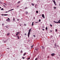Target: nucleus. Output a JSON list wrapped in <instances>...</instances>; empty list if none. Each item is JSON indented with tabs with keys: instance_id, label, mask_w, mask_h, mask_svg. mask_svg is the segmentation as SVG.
I'll list each match as a JSON object with an SVG mask.
<instances>
[{
	"instance_id": "obj_15",
	"label": "nucleus",
	"mask_w": 60,
	"mask_h": 60,
	"mask_svg": "<svg viewBox=\"0 0 60 60\" xmlns=\"http://www.w3.org/2000/svg\"><path fill=\"white\" fill-rule=\"evenodd\" d=\"M14 9H11L10 10V11H13V10H14Z\"/></svg>"
},
{
	"instance_id": "obj_8",
	"label": "nucleus",
	"mask_w": 60,
	"mask_h": 60,
	"mask_svg": "<svg viewBox=\"0 0 60 60\" xmlns=\"http://www.w3.org/2000/svg\"><path fill=\"white\" fill-rule=\"evenodd\" d=\"M35 50H38V48L37 47H36L35 49Z\"/></svg>"
},
{
	"instance_id": "obj_21",
	"label": "nucleus",
	"mask_w": 60,
	"mask_h": 60,
	"mask_svg": "<svg viewBox=\"0 0 60 60\" xmlns=\"http://www.w3.org/2000/svg\"><path fill=\"white\" fill-rule=\"evenodd\" d=\"M20 1H19L17 3L18 4H19V3H20Z\"/></svg>"
},
{
	"instance_id": "obj_18",
	"label": "nucleus",
	"mask_w": 60,
	"mask_h": 60,
	"mask_svg": "<svg viewBox=\"0 0 60 60\" xmlns=\"http://www.w3.org/2000/svg\"><path fill=\"white\" fill-rule=\"evenodd\" d=\"M27 8H27V7H26L25 8V9H27Z\"/></svg>"
},
{
	"instance_id": "obj_37",
	"label": "nucleus",
	"mask_w": 60,
	"mask_h": 60,
	"mask_svg": "<svg viewBox=\"0 0 60 60\" xmlns=\"http://www.w3.org/2000/svg\"><path fill=\"white\" fill-rule=\"evenodd\" d=\"M54 8V9H56V7H55Z\"/></svg>"
},
{
	"instance_id": "obj_48",
	"label": "nucleus",
	"mask_w": 60,
	"mask_h": 60,
	"mask_svg": "<svg viewBox=\"0 0 60 60\" xmlns=\"http://www.w3.org/2000/svg\"><path fill=\"white\" fill-rule=\"evenodd\" d=\"M17 37H18V38H19V36H17Z\"/></svg>"
},
{
	"instance_id": "obj_14",
	"label": "nucleus",
	"mask_w": 60,
	"mask_h": 60,
	"mask_svg": "<svg viewBox=\"0 0 60 60\" xmlns=\"http://www.w3.org/2000/svg\"><path fill=\"white\" fill-rule=\"evenodd\" d=\"M31 5H32V6H34V4H33V3H32L31 4Z\"/></svg>"
},
{
	"instance_id": "obj_58",
	"label": "nucleus",
	"mask_w": 60,
	"mask_h": 60,
	"mask_svg": "<svg viewBox=\"0 0 60 60\" xmlns=\"http://www.w3.org/2000/svg\"><path fill=\"white\" fill-rule=\"evenodd\" d=\"M2 25H4V24H2Z\"/></svg>"
},
{
	"instance_id": "obj_3",
	"label": "nucleus",
	"mask_w": 60,
	"mask_h": 60,
	"mask_svg": "<svg viewBox=\"0 0 60 60\" xmlns=\"http://www.w3.org/2000/svg\"><path fill=\"white\" fill-rule=\"evenodd\" d=\"M52 1L53 2H54V4H55V5H56V3L55 1V0H52Z\"/></svg>"
},
{
	"instance_id": "obj_50",
	"label": "nucleus",
	"mask_w": 60,
	"mask_h": 60,
	"mask_svg": "<svg viewBox=\"0 0 60 60\" xmlns=\"http://www.w3.org/2000/svg\"><path fill=\"white\" fill-rule=\"evenodd\" d=\"M55 46H56V45H55Z\"/></svg>"
},
{
	"instance_id": "obj_54",
	"label": "nucleus",
	"mask_w": 60,
	"mask_h": 60,
	"mask_svg": "<svg viewBox=\"0 0 60 60\" xmlns=\"http://www.w3.org/2000/svg\"><path fill=\"white\" fill-rule=\"evenodd\" d=\"M53 48H55V47H53Z\"/></svg>"
},
{
	"instance_id": "obj_40",
	"label": "nucleus",
	"mask_w": 60,
	"mask_h": 60,
	"mask_svg": "<svg viewBox=\"0 0 60 60\" xmlns=\"http://www.w3.org/2000/svg\"><path fill=\"white\" fill-rule=\"evenodd\" d=\"M50 32H52V30H50Z\"/></svg>"
},
{
	"instance_id": "obj_25",
	"label": "nucleus",
	"mask_w": 60,
	"mask_h": 60,
	"mask_svg": "<svg viewBox=\"0 0 60 60\" xmlns=\"http://www.w3.org/2000/svg\"><path fill=\"white\" fill-rule=\"evenodd\" d=\"M17 20L18 21H19V19H17Z\"/></svg>"
},
{
	"instance_id": "obj_36",
	"label": "nucleus",
	"mask_w": 60,
	"mask_h": 60,
	"mask_svg": "<svg viewBox=\"0 0 60 60\" xmlns=\"http://www.w3.org/2000/svg\"><path fill=\"white\" fill-rule=\"evenodd\" d=\"M33 36H34V37H35V35H33Z\"/></svg>"
},
{
	"instance_id": "obj_52",
	"label": "nucleus",
	"mask_w": 60,
	"mask_h": 60,
	"mask_svg": "<svg viewBox=\"0 0 60 60\" xmlns=\"http://www.w3.org/2000/svg\"><path fill=\"white\" fill-rule=\"evenodd\" d=\"M4 7H5V5H4Z\"/></svg>"
},
{
	"instance_id": "obj_33",
	"label": "nucleus",
	"mask_w": 60,
	"mask_h": 60,
	"mask_svg": "<svg viewBox=\"0 0 60 60\" xmlns=\"http://www.w3.org/2000/svg\"><path fill=\"white\" fill-rule=\"evenodd\" d=\"M19 5H18L17 6V7H19Z\"/></svg>"
},
{
	"instance_id": "obj_34",
	"label": "nucleus",
	"mask_w": 60,
	"mask_h": 60,
	"mask_svg": "<svg viewBox=\"0 0 60 60\" xmlns=\"http://www.w3.org/2000/svg\"><path fill=\"white\" fill-rule=\"evenodd\" d=\"M21 53H22V50L20 52Z\"/></svg>"
},
{
	"instance_id": "obj_55",
	"label": "nucleus",
	"mask_w": 60,
	"mask_h": 60,
	"mask_svg": "<svg viewBox=\"0 0 60 60\" xmlns=\"http://www.w3.org/2000/svg\"><path fill=\"white\" fill-rule=\"evenodd\" d=\"M20 26H21V25L20 24Z\"/></svg>"
},
{
	"instance_id": "obj_30",
	"label": "nucleus",
	"mask_w": 60,
	"mask_h": 60,
	"mask_svg": "<svg viewBox=\"0 0 60 60\" xmlns=\"http://www.w3.org/2000/svg\"><path fill=\"white\" fill-rule=\"evenodd\" d=\"M56 30V31H57V29H56L55 30Z\"/></svg>"
},
{
	"instance_id": "obj_43",
	"label": "nucleus",
	"mask_w": 60,
	"mask_h": 60,
	"mask_svg": "<svg viewBox=\"0 0 60 60\" xmlns=\"http://www.w3.org/2000/svg\"><path fill=\"white\" fill-rule=\"evenodd\" d=\"M37 4H36V5H35V7H36V6H37Z\"/></svg>"
},
{
	"instance_id": "obj_9",
	"label": "nucleus",
	"mask_w": 60,
	"mask_h": 60,
	"mask_svg": "<svg viewBox=\"0 0 60 60\" xmlns=\"http://www.w3.org/2000/svg\"><path fill=\"white\" fill-rule=\"evenodd\" d=\"M41 47H42V49H45L44 47V46H41Z\"/></svg>"
},
{
	"instance_id": "obj_22",
	"label": "nucleus",
	"mask_w": 60,
	"mask_h": 60,
	"mask_svg": "<svg viewBox=\"0 0 60 60\" xmlns=\"http://www.w3.org/2000/svg\"><path fill=\"white\" fill-rule=\"evenodd\" d=\"M6 41H4V42L5 43V42H6Z\"/></svg>"
},
{
	"instance_id": "obj_20",
	"label": "nucleus",
	"mask_w": 60,
	"mask_h": 60,
	"mask_svg": "<svg viewBox=\"0 0 60 60\" xmlns=\"http://www.w3.org/2000/svg\"><path fill=\"white\" fill-rule=\"evenodd\" d=\"M30 57H29V58H27V60H29V59H30Z\"/></svg>"
},
{
	"instance_id": "obj_45",
	"label": "nucleus",
	"mask_w": 60,
	"mask_h": 60,
	"mask_svg": "<svg viewBox=\"0 0 60 60\" xmlns=\"http://www.w3.org/2000/svg\"><path fill=\"white\" fill-rule=\"evenodd\" d=\"M7 12H8V11L6 12H5V13H7Z\"/></svg>"
},
{
	"instance_id": "obj_41",
	"label": "nucleus",
	"mask_w": 60,
	"mask_h": 60,
	"mask_svg": "<svg viewBox=\"0 0 60 60\" xmlns=\"http://www.w3.org/2000/svg\"><path fill=\"white\" fill-rule=\"evenodd\" d=\"M38 23V22H35V23Z\"/></svg>"
},
{
	"instance_id": "obj_23",
	"label": "nucleus",
	"mask_w": 60,
	"mask_h": 60,
	"mask_svg": "<svg viewBox=\"0 0 60 60\" xmlns=\"http://www.w3.org/2000/svg\"><path fill=\"white\" fill-rule=\"evenodd\" d=\"M24 26H26V24H24Z\"/></svg>"
},
{
	"instance_id": "obj_39",
	"label": "nucleus",
	"mask_w": 60,
	"mask_h": 60,
	"mask_svg": "<svg viewBox=\"0 0 60 60\" xmlns=\"http://www.w3.org/2000/svg\"><path fill=\"white\" fill-rule=\"evenodd\" d=\"M31 49H32V48H33V46H31Z\"/></svg>"
},
{
	"instance_id": "obj_17",
	"label": "nucleus",
	"mask_w": 60,
	"mask_h": 60,
	"mask_svg": "<svg viewBox=\"0 0 60 60\" xmlns=\"http://www.w3.org/2000/svg\"><path fill=\"white\" fill-rule=\"evenodd\" d=\"M34 23V22H33L32 23V26H33L34 25V23Z\"/></svg>"
},
{
	"instance_id": "obj_13",
	"label": "nucleus",
	"mask_w": 60,
	"mask_h": 60,
	"mask_svg": "<svg viewBox=\"0 0 60 60\" xmlns=\"http://www.w3.org/2000/svg\"><path fill=\"white\" fill-rule=\"evenodd\" d=\"M45 29H46L47 31L48 30V27H46L45 28Z\"/></svg>"
},
{
	"instance_id": "obj_24",
	"label": "nucleus",
	"mask_w": 60,
	"mask_h": 60,
	"mask_svg": "<svg viewBox=\"0 0 60 60\" xmlns=\"http://www.w3.org/2000/svg\"><path fill=\"white\" fill-rule=\"evenodd\" d=\"M4 4H5V5H6H6H7V4H6L5 3H4Z\"/></svg>"
},
{
	"instance_id": "obj_51",
	"label": "nucleus",
	"mask_w": 60,
	"mask_h": 60,
	"mask_svg": "<svg viewBox=\"0 0 60 60\" xmlns=\"http://www.w3.org/2000/svg\"><path fill=\"white\" fill-rule=\"evenodd\" d=\"M1 8V7H0V9Z\"/></svg>"
},
{
	"instance_id": "obj_53",
	"label": "nucleus",
	"mask_w": 60,
	"mask_h": 60,
	"mask_svg": "<svg viewBox=\"0 0 60 60\" xmlns=\"http://www.w3.org/2000/svg\"><path fill=\"white\" fill-rule=\"evenodd\" d=\"M59 21H60V19H59Z\"/></svg>"
},
{
	"instance_id": "obj_7",
	"label": "nucleus",
	"mask_w": 60,
	"mask_h": 60,
	"mask_svg": "<svg viewBox=\"0 0 60 60\" xmlns=\"http://www.w3.org/2000/svg\"><path fill=\"white\" fill-rule=\"evenodd\" d=\"M13 19L14 22V21H15V19L14 17H13Z\"/></svg>"
},
{
	"instance_id": "obj_28",
	"label": "nucleus",
	"mask_w": 60,
	"mask_h": 60,
	"mask_svg": "<svg viewBox=\"0 0 60 60\" xmlns=\"http://www.w3.org/2000/svg\"><path fill=\"white\" fill-rule=\"evenodd\" d=\"M50 26H51V27L52 26V25L51 24H50Z\"/></svg>"
},
{
	"instance_id": "obj_6",
	"label": "nucleus",
	"mask_w": 60,
	"mask_h": 60,
	"mask_svg": "<svg viewBox=\"0 0 60 60\" xmlns=\"http://www.w3.org/2000/svg\"><path fill=\"white\" fill-rule=\"evenodd\" d=\"M55 55V53H53L51 54V56H54Z\"/></svg>"
},
{
	"instance_id": "obj_46",
	"label": "nucleus",
	"mask_w": 60,
	"mask_h": 60,
	"mask_svg": "<svg viewBox=\"0 0 60 60\" xmlns=\"http://www.w3.org/2000/svg\"><path fill=\"white\" fill-rule=\"evenodd\" d=\"M42 30H43V31H44V29H43Z\"/></svg>"
},
{
	"instance_id": "obj_32",
	"label": "nucleus",
	"mask_w": 60,
	"mask_h": 60,
	"mask_svg": "<svg viewBox=\"0 0 60 60\" xmlns=\"http://www.w3.org/2000/svg\"><path fill=\"white\" fill-rule=\"evenodd\" d=\"M41 21V19H39V22H40V21Z\"/></svg>"
},
{
	"instance_id": "obj_44",
	"label": "nucleus",
	"mask_w": 60,
	"mask_h": 60,
	"mask_svg": "<svg viewBox=\"0 0 60 60\" xmlns=\"http://www.w3.org/2000/svg\"><path fill=\"white\" fill-rule=\"evenodd\" d=\"M6 26V28H7L8 27L7 26Z\"/></svg>"
},
{
	"instance_id": "obj_19",
	"label": "nucleus",
	"mask_w": 60,
	"mask_h": 60,
	"mask_svg": "<svg viewBox=\"0 0 60 60\" xmlns=\"http://www.w3.org/2000/svg\"><path fill=\"white\" fill-rule=\"evenodd\" d=\"M36 12L37 13H38L39 12H38V11H36Z\"/></svg>"
},
{
	"instance_id": "obj_60",
	"label": "nucleus",
	"mask_w": 60,
	"mask_h": 60,
	"mask_svg": "<svg viewBox=\"0 0 60 60\" xmlns=\"http://www.w3.org/2000/svg\"><path fill=\"white\" fill-rule=\"evenodd\" d=\"M18 33H20V32H18Z\"/></svg>"
},
{
	"instance_id": "obj_63",
	"label": "nucleus",
	"mask_w": 60,
	"mask_h": 60,
	"mask_svg": "<svg viewBox=\"0 0 60 60\" xmlns=\"http://www.w3.org/2000/svg\"><path fill=\"white\" fill-rule=\"evenodd\" d=\"M33 45V46H34V45Z\"/></svg>"
},
{
	"instance_id": "obj_2",
	"label": "nucleus",
	"mask_w": 60,
	"mask_h": 60,
	"mask_svg": "<svg viewBox=\"0 0 60 60\" xmlns=\"http://www.w3.org/2000/svg\"><path fill=\"white\" fill-rule=\"evenodd\" d=\"M7 21H8V22H10V19L9 18H8L6 20Z\"/></svg>"
},
{
	"instance_id": "obj_4",
	"label": "nucleus",
	"mask_w": 60,
	"mask_h": 60,
	"mask_svg": "<svg viewBox=\"0 0 60 60\" xmlns=\"http://www.w3.org/2000/svg\"><path fill=\"white\" fill-rule=\"evenodd\" d=\"M54 23H60V21H58V22H56V21H54Z\"/></svg>"
},
{
	"instance_id": "obj_42",
	"label": "nucleus",
	"mask_w": 60,
	"mask_h": 60,
	"mask_svg": "<svg viewBox=\"0 0 60 60\" xmlns=\"http://www.w3.org/2000/svg\"><path fill=\"white\" fill-rule=\"evenodd\" d=\"M25 35H26V33H25Z\"/></svg>"
},
{
	"instance_id": "obj_1",
	"label": "nucleus",
	"mask_w": 60,
	"mask_h": 60,
	"mask_svg": "<svg viewBox=\"0 0 60 60\" xmlns=\"http://www.w3.org/2000/svg\"><path fill=\"white\" fill-rule=\"evenodd\" d=\"M31 30H32V28H31L29 30V32L28 34V37H29V35H30V34H31L30 33L31 32Z\"/></svg>"
},
{
	"instance_id": "obj_11",
	"label": "nucleus",
	"mask_w": 60,
	"mask_h": 60,
	"mask_svg": "<svg viewBox=\"0 0 60 60\" xmlns=\"http://www.w3.org/2000/svg\"><path fill=\"white\" fill-rule=\"evenodd\" d=\"M26 14H28V12L27 11H26Z\"/></svg>"
},
{
	"instance_id": "obj_38",
	"label": "nucleus",
	"mask_w": 60,
	"mask_h": 60,
	"mask_svg": "<svg viewBox=\"0 0 60 60\" xmlns=\"http://www.w3.org/2000/svg\"><path fill=\"white\" fill-rule=\"evenodd\" d=\"M1 15L2 16H4V14H2Z\"/></svg>"
},
{
	"instance_id": "obj_12",
	"label": "nucleus",
	"mask_w": 60,
	"mask_h": 60,
	"mask_svg": "<svg viewBox=\"0 0 60 60\" xmlns=\"http://www.w3.org/2000/svg\"><path fill=\"white\" fill-rule=\"evenodd\" d=\"M8 15L7 14H5L4 15V16H8Z\"/></svg>"
},
{
	"instance_id": "obj_61",
	"label": "nucleus",
	"mask_w": 60,
	"mask_h": 60,
	"mask_svg": "<svg viewBox=\"0 0 60 60\" xmlns=\"http://www.w3.org/2000/svg\"><path fill=\"white\" fill-rule=\"evenodd\" d=\"M35 7V8H36V7Z\"/></svg>"
},
{
	"instance_id": "obj_27",
	"label": "nucleus",
	"mask_w": 60,
	"mask_h": 60,
	"mask_svg": "<svg viewBox=\"0 0 60 60\" xmlns=\"http://www.w3.org/2000/svg\"><path fill=\"white\" fill-rule=\"evenodd\" d=\"M17 34H19V32H17Z\"/></svg>"
},
{
	"instance_id": "obj_56",
	"label": "nucleus",
	"mask_w": 60,
	"mask_h": 60,
	"mask_svg": "<svg viewBox=\"0 0 60 60\" xmlns=\"http://www.w3.org/2000/svg\"><path fill=\"white\" fill-rule=\"evenodd\" d=\"M39 56H38V58H39Z\"/></svg>"
},
{
	"instance_id": "obj_10",
	"label": "nucleus",
	"mask_w": 60,
	"mask_h": 60,
	"mask_svg": "<svg viewBox=\"0 0 60 60\" xmlns=\"http://www.w3.org/2000/svg\"><path fill=\"white\" fill-rule=\"evenodd\" d=\"M26 55V53L25 52L24 53V54H23V56H25V55Z\"/></svg>"
},
{
	"instance_id": "obj_62",
	"label": "nucleus",
	"mask_w": 60,
	"mask_h": 60,
	"mask_svg": "<svg viewBox=\"0 0 60 60\" xmlns=\"http://www.w3.org/2000/svg\"><path fill=\"white\" fill-rule=\"evenodd\" d=\"M22 19V18H21Z\"/></svg>"
},
{
	"instance_id": "obj_26",
	"label": "nucleus",
	"mask_w": 60,
	"mask_h": 60,
	"mask_svg": "<svg viewBox=\"0 0 60 60\" xmlns=\"http://www.w3.org/2000/svg\"><path fill=\"white\" fill-rule=\"evenodd\" d=\"M1 10H3L4 9H3V8H1Z\"/></svg>"
},
{
	"instance_id": "obj_35",
	"label": "nucleus",
	"mask_w": 60,
	"mask_h": 60,
	"mask_svg": "<svg viewBox=\"0 0 60 60\" xmlns=\"http://www.w3.org/2000/svg\"><path fill=\"white\" fill-rule=\"evenodd\" d=\"M22 58H23V59H25V58L23 57H22Z\"/></svg>"
},
{
	"instance_id": "obj_47",
	"label": "nucleus",
	"mask_w": 60,
	"mask_h": 60,
	"mask_svg": "<svg viewBox=\"0 0 60 60\" xmlns=\"http://www.w3.org/2000/svg\"><path fill=\"white\" fill-rule=\"evenodd\" d=\"M10 11V10H9L8 11V12H9V11Z\"/></svg>"
},
{
	"instance_id": "obj_29",
	"label": "nucleus",
	"mask_w": 60,
	"mask_h": 60,
	"mask_svg": "<svg viewBox=\"0 0 60 60\" xmlns=\"http://www.w3.org/2000/svg\"><path fill=\"white\" fill-rule=\"evenodd\" d=\"M37 59H38L37 58H36L35 59V60H37Z\"/></svg>"
},
{
	"instance_id": "obj_31",
	"label": "nucleus",
	"mask_w": 60,
	"mask_h": 60,
	"mask_svg": "<svg viewBox=\"0 0 60 60\" xmlns=\"http://www.w3.org/2000/svg\"><path fill=\"white\" fill-rule=\"evenodd\" d=\"M18 34H17H17H16V36H17V35H18Z\"/></svg>"
},
{
	"instance_id": "obj_57",
	"label": "nucleus",
	"mask_w": 60,
	"mask_h": 60,
	"mask_svg": "<svg viewBox=\"0 0 60 60\" xmlns=\"http://www.w3.org/2000/svg\"><path fill=\"white\" fill-rule=\"evenodd\" d=\"M48 58H49V56H48Z\"/></svg>"
},
{
	"instance_id": "obj_16",
	"label": "nucleus",
	"mask_w": 60,
	"mask_h": 60,
	"mask_svg": "<svg viewBox=\"0 0 60 60\" xmlns=\"http://www.w3.org/2000/svg\"><path fill=\"white\" fill-rule=\"evenodd\" d=\"M9 34H10V33H9L7 34V35L8 36V35H9Z\"/></svg>"
},
{
	"instance_id": "obj_5",
	"label": "nucleus",
	"mask_w": 60,
	"mask_h": 60,
	"mask_svg": "<svg viewBox=\"0 0 60 60\" xmlns=\"http://www.w3.org/2000/svg\"><path fill=\"white\" fill-rule=\"evenodd\" d=\"M42 17L44 18V19H45V17L44 16V14H42Z\"/></svg>"
},
{
	"instance_id": "obj_49",
	"label": "nucleus",
	"mask_w": 60,
	"mask_h": 60,
	"mask_svg": "<svg viewBox=\"0 0 60 60\" xmlns=\"http://www.w3.org/2000/svg\"><path fill=\"white\" fill-rule=\"evenodd\" d=\"M18 39H19V37L18 38Z\"/></svg>"
},
{
	"instance_id": "obj_59",
	"label": "nucleus",
	"mask_w": 60,
	"mask_h": 60,
	"mask_svg": "<svg viewBox=\"0 0 60 60\" xmlns=\"http://www.w3.org/2000/svg\"><path fill=\"white\" fill-rule=\"evenodd\" d=\"M58 58H58H59L58 57V58Z\"/></svg>"
}]
</instances>
